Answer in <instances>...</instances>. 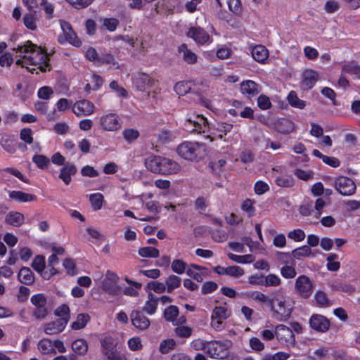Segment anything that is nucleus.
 Segmentation results:
<instances>
[{"instance_id":"f257e3e1","label":"nucleus","mask_w":360,"mask_h":360,"mask_svg":"<svg viewBox=\"0 0 360 360\" xmlns=\"http://www.w3.org/2000/svg\"><path fill=\"white\" fill-rule=\"evenodd\" d=\"M13 50L17 53L19 52L20 53V56L22 53H24L23 59L26 60L27 63L38 65V68L41 72H45L46 68L49 65V58L47 53L30 41H27L23 45H18L13 48Z\"/></svg>"},{"instance_id":"f03ea898","label":"nucleus","mask_w":360,"mask_h":360,"mask_svg":"<svg viewBox=\"0 0 360 360\" xmlns=\"http://www.w3.org/2000/svg\"><path fill=\"white\" fill-rule=\"evenodd\" d=\"M145 166L153 173L164 175L176 174L180 170V166L173 160L157 155H150L146 158Z\"/></svg>"},{"instance_id":"7ed1b4c3","label":"nucleus","mask_w":360,"mask_h":360,"mask_svg":"<svg viewBox=\"0 0 360 360\" xmlns=\"http://www.w3.org/2000/svg\"><path fill=\"white\" fill-rule=\"evenodd\" d=\"M273 318L278 321H285L291 316L294 309V301L289 296L275 295L269 301Z\"/></svg>"},{"instance_id":"20e7f679","label":"nucleus","mask_w":360,"mask_h":360,"mask_svg":"<svg viewBox=\"0 0 360 360\" xmlns=\"http://www.w3.org/2000/svg\"><path fill=\"white\" fill-rule=\"evenodd\" d=\"M202 144L198 142H184L177 148L178 154L188 160H195L200 154Z\"/></svg>"},{"instance_id":"39448f33","label":"nucleus","mask_w":360,"mask_h":360,"mask_svg":"<svg viewBox=\"0 0 360 360\" xmlns=\"http://www.w3.org/2000/svg\"><path fill=\"white\" fill-rule=\"evenodd\" d=\"M231 345V342L226 340L224 342L214 341L209 344L207 347V353L212 358L217 359H223L229 356V347Z\"/></svg>"},{"instance_id":"423d86ee","label":"nucleus","mask_w":360,"mask_h":360,"mask_svg":"<svg viewBox=\"0 0 360 360\" xmlns=\"http://www.w3.org/2000/svg\"><path fill=\"white\" fill-rule=\"evenodd\" d=\"M334 186L336 191L344 196L353 195L356 188V184L352 179L342 176L335 179Z\"/></svg>"},{"instance_id":"0eeeda50","label":"nucleus","mask_w":360,"mask_h":360,"mask_svg":"<svg viewBox=\"0 0 360 360\" xmlns=\"http://www.w3.org/2000/svg\"><path fill=\"white\" fill-rule=\"evenodd\" d=\"M314 285L309 277L302 275L299 276L295 281L296 292L302 298H309L313 292Z\"/></svg>"},{"instance_id":"6e6552de","label":"nucleus","mask_w":360,"mask_h":360,"mask_svg":"<svg viewBox=\"0 0 360 360\" xmlns=\"http://www.w3.org/2000/svg\"><path fill=\"white\" fill-rule=\"evenodd\" d=\"M184 126L190 132L197 131L198 133L205 132L208 128V122L205 117L202 115H196L186 120Z\"/></svg>"},{"instance_id":"1a4fd4ad","label":"nucleus","mask_w":360,"mask_h":360,"mask_svg":"<svg viewBox=\"0 0 360 360\" xmlns=\"http://www.w3.org/2000/svg\"><path fill=\"white\" fill-rule=\"evenodd\" d=\"M275 334L277 340L286 346L295 345V335L292 330L285 325H279L276 327Z\"/></svg>"},{"instance_id":"9d476101","label":"nucleus","mask_w":360,"mask_h":360,"mask_svg":"<svg viewBox=\"0 0 360 360\" xmlns=\"http://www.w3.org/2000/svg\"><path fill=\"white\" fill-rule=\"evenodd\" d=\"M68 322V317L58 318L56 320L44 325V333L47 335L58 334L63 331Z\"/></svg>"},{"instance_id":"9b49d317","label":"nucleus","mask_w":360,"mask_h":360,"mask_svg":"<svg viewBox=\"0 0 360 360\" xmlns=\"http://www.w3.org/2000/svg\"><path fill=\"white\" fill-rule=\"evenodd\" d=\"M309 325L314 330L324 333L326 332L330 328L329 320L320 314H314L309 319Z\"/></svg>"},{"instance_id":"f8f14e48","label":"nucleus","mask_w":360,"mask_h":360,"mask_svg":"<svg viewBox=\"0 0 360 360\" xmlns=\"http://www.w3.org/2000/svg\"><path fill=\"white\" fill-rule=\"evenodd\" d=\"M153 83L151 77L146 73H138L133 79V84L135 88L140 91L148 90Z\"/></svg>"},{"instance_id":"ddd939ff","label":"nucleus","mask_w":360,"mask_h":360,"mask_svg":"<svg viewBox=\"0 0 360 360\" xmlns=\"http://www.w3.org/2000/svg\"><path fill=\"white\" fill-rule=\"evenodd\" d=\"M72 111L77 116L90 115L94 111V105L87 100H81L74 104Z\"/></svg>"},{"instance_id":"4468645a","label":"nucleus","mask_w":360,"mask_h":360,"mask_svg":"<svg viewBox=\"0 0 360 360\" xmlns=\"http://www.w3.org/2000/svg\"><path fill=\"white\" fill-rule=\"evenodd\" d=\"M101 124L108 131L117 130L121 127L120 118L116 114H108L101 118Z\"/></svg>"},{"instance_id":"2eb2a0df","label":"nucleus","mask_w":360,"mask_h":360,"mask_svg":"<svg viewBox=\"0 0 360 360\" xmlns=\"http://www.w3.org/2000/svg\"><path fill=\"white\" fill-rule=\"evenodd\" d=\"M131 321L134 326L139 330H146L150 326L149 319L140 311H133L130 314Z\"/></svg>"},{"instance_id":"dca6fc26","label":"nucleus","mask_w":360,"mask_h":360,"mask_svg":"<svg viewBox=\"0 0 360 360\" xmlns=\"http://www.w3.org/2000/svg\"><path fill=\"white\" fill-rule=\"evenodd\" d=\"M190 90L191 88L188 86V84L184 82H179L174 86V91L179 96H184L186 94L190 93L193 96L192 98L193 101L205 103V100L200 94L195 92L191 93Z\"/></svg>"},{"instance_id":"f3484780","label":"nucleus","mask_w":360,"mask_h":360,"mask_svg":"<svg viewBox=\"0 0 360 360\" xmlns=\"http://www.w3.org/2000/svg\"><path fill=\"white\" fill-rule=\"evenodd\" d=\"M188 37L193 39L197 43L203 44L209 41V34L202 28L191 27L187 33Z\"/></svg>"},{"instance_id":"a211bd4d","label":"nucleus","mask_w":360,"mask_h":360,"mask_svg":"<svg viewBox=\"0 0 360 360\" xmlns=\"http://www.w3.org/2000/svg\"><path fill=\"white\" fill-rule=\"evenodd\" d=\"M117 280L118 276L115 273L108 271L103 283L104 290L110 293L116 292L118 290Z\"/></svg>"},{"instance_id":"6ab92c4d","label":"nucleus","mask_w":360,"mask_h":360,"mask_svg":"<svg viewBox=\"0 0 360 360\" xmlns=\"http://www.w3.org/2000/svg\"><path fill=\"white\" fill-rule=\"evenodd\" d=\"M302 85L304 89H311L319 80V74L313 70H306L302 74Z\"/></svg>"},{"instance_id":"aec40b11","label":"nucleus","mask_w":360,"mask_h":360,"mask_svg":"<svg viewBox=\"0 0 360 360\" xmlns=\"http://www.w3.org/2000/svg\"><path fill=\"white\" fill-rule=\"evenodd\" d=\"M241 92L247 94L249 98L255 96L259 93V86L252 80H246L240 84Z\"/></svg>"},{"instance_id":"412c9836","label":"nucleus","mask_w":360,"mask_h":360,"mask_svg":"<svg viewBox=\"0 0 360 360\" xmlns=\"http://www.w3.org/2000/svg\"><path fill=\"white\" fill-rule=\"evenodd\" d=\"M178 51L181 54L183 60L188 64H195L197 62V56L191 50H190L187 45L182 44L178 48Z\"/></svg>"},{"instance_id":"4be33fe9","label":"nucleus","mask_w":360,"mask_h":360,"mask_svg":"<svg viewBox=\"0 0 360 360\" xmlns=\"http://www.w3.org/2000/svg\"><path fill=\"white\" fill-rule=\"evenodd\" d=\"M25 221V217L20 212L16 211H11L8 212L5 219V221L13 226L19 227Z\"/></svg>"},{"instance_id":"5701e85b","label":"nucleus","mask_w":360,"mask_h":360,"mask_svg":"<svg viewBox=\"0 0 360 360\" xmlns=\"http://www.w3.org/2000/svg\"><path fill=\"white\" fill-rule=\"evenodd\" d=\"M77 171V167L74 165L68 164L61 169L59 178L68 185L71 181V176L75 174Z\"/></svg>"},{"instance_id":"b1692460","label":"nucleus","mask_w":360,"mask_h":360,"mask_svg":"<svg viewBox=\"0 0 360 360\" xmlns=\"http://www.w3.org/2000/svg\"><path fill=\"white\" fill-rule=\"evenodd\" d=\"M252 56L256 61L264 63L269 56V51L265 46L257 45L252 49Z\"/></svg>"},{"instance_id":"393cba45","label":"nucleus","mask_w":360,"mask_h":360,"mask_svg":"<svg viewBox=\"0 0 360 360\" xmlns=\"http://www.w3.org/2000/svg\"><path fill=\"white\" fill-rule=\"evenodd\" d=\"M18 278L20 283L25 285H30L34 281V274L28 267L21 268L18 273Z\"/></svg>"},{"instance_id":"a878e982","label":"nucleus","mask_w":360,"mask_h":360,"mask_svg":"<svg viewBox=\"0 0 360 360\" xmlns=\"http://www.w3.org/2000/svg\"><path fill=\"white\" fill-rule=\"evenodd\" d=\"M9 197L21 202H31L37 200V196L35 195L18 191H11L9 193Z\"/></svg>"},{"instance_id":"bb28decb","label":"nucleus","mask_w":360,"mask_h":360,"mask_svg":"<svg viewBox=\"0 0 360 360\" xmlns=\"http://www.w3.org/2000/svg\"><path fill=\"white\" fill-rule=\"evenodd\" d=\"M72 349L78 355L84 356L88 352V343L84 339H77L72 342Z\"/></svg>"},{"instance_id":"cd10ccee","label":"nucleus","mask_w":360,"mask_h":360,"mask_svg":"<svg viewBox=\"0 0 360 360\" xmlns=\"http://www.w3.org/2000/svg\"><path fill=\"white\" fill-rule=\"evenodd\" d=\"M39 350L44 354H56L53 343L47 338L41 340L38 344Z\"/></svg>"},{"instance_id":"c85d7f7f","label":"nucleus","mask_w":360,"mask_h":360,"mask_svg":"<svg viewBox=\"0 0 360 360\" xmlns=\"http://www.w3.org/2000/svg\"><path fill=\"white\" fill-rule=\"evenodd\" d=\"M58 41L60 43H63L65 41H68L70 44L75 46H79L82 44L81 41L77 38L72 29L65 32L63 37L59 36Z\"/></svg>"},{"instance_id":"c756f323","label":"nucleus","mask_w":360,"mask_h":360,"mask_svg":"<svg viewBox=\"0 0 360 360\" xmlns=\"http://www.w3.org/2000/svg\"><path fill=\"white\" fill-rule=\"evenodd\" d=\"M89 201L91 202L92 209L94 211H98L101 210L103 206V203L104 202V197L100 193L91 194L89 195Z\"/></svg>"},{"instance_id":"7c9ffc66","label":"nucleus","mask_w":360,"mask_h":360,"mask_svg":"<svg viewBox=\"0 0 360 360\" xmlns=\"http://www.w3.org/2000/svg\"><path fill=\"white\" fill-rule=\"evenodd\" d=\"M90 320V316L87 314H79L77 319L74 321L71 327L73 330H79L84 328Z\"/></svg>"},{"instance_id":"2f4dec72","label":"nucleus","mask_w":360,"mask_h":360,"mask_svg":"<svg viewBox=\"0 0 360 360\" xmlns=\"http://www.w3.org/2000/svg\"><path fill=\"white\" fill-rule=\"evenodd\" d=\"M278 131L282 134H289L294 130V123L288 119L281 120L277 124Z\"/></svg>"},{"instance_id":"473e14b6","label":"nucleus","mask_w":360,"mask_h":360,"mask_svg":"<svg viewBox=\"0 0 360 360\" xmlns=\"http://www.w3.org/2000/svg\"><path fill=\"white\" fill-rule=\"evenodd\" d=\"M158 300V299L150 292L148 294V300L143 307V310L149 314H153L157 309Z\"/></svg>"},{"instance_id":"72a5a7b5","label":"nucleus","mask_w":360,"mask_h":360,"mask_svg":"<svg viewBox=\"0 0 360 360\" xmlns=\"http://www.w3.org/2000/svg\"><path fill=\"white\" fill-rule=\"evenodd\" d=\"M181 279L176 275H170L166 280L167 292L171 293L181 285Z\"/></svg>"},{"instance_id":"f704fd0d","label":"nucleus","mask_w":360,"mask_h":360,"mask_svg":"<svg viewBox=\"0 0 360 360\" xmlns=\"http://www.w3.org/2000/svg\"><path fill=\"white\" fill-rule=\"evenodd\" d=\"M311 250L308 245H303L292 251V257L296 259H301L302 257H309L311 254Z\"/></svg>"},{"instance_id":"c9c22d12","label":"nucleus","mask_w":360,"mask_h":360,"mask_svg":"<svg viewBox=\"0 0 360 360\" xmlns=\"http://www.w3.org/2000/svg\"><path fill=\"white\" fill-rule=\"evenodd\" d=\"M228 257L232 261L240 264L252 263L255 259V257L250 254L240 256L233 253H229Z\"/></svg>"},{"instance_id":"e433bc0d","label":"nucleus","mask_w":360,"mask_h":360,"mask_svg":"<svg viewBox=\"0 0 360 360\" xmlns=\"http://www.w3.org/2000/svg\"><path fill=\"white\" fill-rule=\"evenodd\" d=\"M139 255L143 257L157 258L159 257V250L153 247H143L139 250Z\"/></svg>"},{"instance_id":"4c0bfd02","label":"nucleus","mask_w":360,"mask_h":360,"mask_svg":"<svg viewBox=\"0 0 360 360\" xmlns=\"http://www.w3.org/2000/svg\"><path fill=\"white\" fill-rule=\"evenodd\" d=\"M30 12L27 14H26L23 18V22L25 26L31 30H35L37 29V25L35 23L36 21V11H30Z\"/></svg>"},{"instance_id":"58836bf2","label":"nucleus","mask_w":360,"mask_h":360,"mask_svg":"<svg viewBox=\"0 0 360 360\" xmlns=\"http://www.w3.org/2000/svg\"><path fill=\"white\" fill-rule=\"evenodd\" d=\"M176 343L173 339H166L162 340L159 347V351L163 354L169 353L171 350L176 348Z\"/></svg>"},{"instance_id":"ea45409f","label":"nucleus","mask_w":360,"mask_h":360,"mask_svg":"<svg viewBox=\"0 0 360 360\" xmlns=\"http://www.w3.org/2000/svg\"><path fill=\"white\" fill-rule=\"evenodd\" d=\"M288 101L292 106L298 108L300 109L304 108L306 105L305 102L302 100H300L297 97V94L293 91H290L288 94Z\"/></svg>"},{"instance_id":"a19ab883","label":"nucleus","mask_w":360,"mask_h":360,"mask_svg":"<svg viewBox=\"0 0 360 360\" xmlns=\"http://www.w3.org/2000/svg\"><path fill=\"white\" fill-rule=\"evenodd\" d=\"M178 314L179 309L177 307L174 305L168 307L164 311V317L168 321L174 322Z\"/></svg>"},{"instance_id":"79ce46f5","label":"nucleus","mask_w":360,"mask_h":360,"mask_svg":"<svg viewBox=\"0 0 360 360\" xmlns=\"http://www.w3.org/2000/svg\"><path fill=\"white\" fill-rule=\"evenodd\" d=\"M32 161L40 169H45L48 167L50 160L44 155H34L32 158Z\"/></svg>"},{"instance_id":"37998d69","label":"nucleus","mask_w":360,"mask_h":360,"mask_svg":"<svg viewBox=\"0 0 360 360\" xmlns=\"http://www.w3.org/2000/svg\"><path fill=\"white\" fill-rule=\"evenodd\" d=\"M32 268L37 272L41 273L45 268V258L42 255H37L34 259L32 264Z\"/></svg>"},{"instance_id":"c03bdc74","label":"nucleus","mask_w":360,"mask_h":360,"mask_svg":"<svg viewBox=\"0 0 360 360\" xmlns=\"http://www.w3.org/2000/svg\"><path fill=\"white\" fill-rule=\"evenodd\" d=\"M98 61L101 64H110L115 66L116 68H120L118 63L115 60L114 56L110 53H105L99 57L98 58Z\"/></svg>"},{"instance_id":"a18cd8bd","label":"nucleus","mask_w":360,"mask_h":360,"mask_svg":"<svg viewBox=\"0 0 360 360\" xmlns=\"http://www.w3.org/2000/svg\"><path fill=\"white\" fill-rule=\"evenodd\" d=\"M192 328L186 326H178L174 329V333L176 336L183 338H188L192 334Z\"/></svg>"},{"instance_id":"49530a36","label":"nucleus","mask_w":360,"mask_h":360,"mask_svg":"<svg viewBox=\"0 0 360 360\" xmlns=\"http://www.w3.org/2000/svg\"><path fill=\"white\" fill-rule=\"evenodd\" d=\"M172 271L178 274H182L186 269V264L181 259H174L172 263Z\"/></svg>"},{"instance_id":"de8ad7c7","label":"nucleus","mask_w":360,"mask_h":360,"mask_svg":"<svg viewBox=\"0 0 360 360\" xmlns=\"http://www.w3.org/2000/svg\"><path fill=\"white\" fill-rule=\"evenodd\" d=\"M342 71L345 74H350L354 76L355 78H360V67L354 65H345L342 68Z\"/></svg>"},{"instance_id":"09e8293b","label":"nucleus","mask_w":360,"mask_h":360,"mask_svg":"<svg viewBox=\"0 0 360 360\" xmlns=\"http://www.w3.org/2000/svg\"><path fill=\"white\" fill-rule=\"evenodd\" d=\"M330 352V348L328 347H321L318 349H316L314 352V354L315 357L313 359V360H323L325 359L328 355Z\"/></svg>"},{"instance_id":"8fccbe9b","label":"nucleus","mask_w":360,"mask_h":360,"mask_svg":"<svg viewBox=\"0 0 360 360\" xmlns=\"http://www.w3.org/2000/svg\"><path fill=\"white\" fill-rule=\"evenodd\" d=\"M31 302L35 307H44L46 304V298L43 294H37L31 297Z\"/></svg>"},{"instance_id":"3c124183","label":"nucleus","mask_w":360,"mask_h":360,"mask_svg":"<svg viewBox=\"0 0 360 360\" xmlns=\"http://www.w3.org/2000/svg\"><path fill=\"white\" fill-rule=\"evenodd\" d=\"M290 357V354L284 352H278L274 355L267 354L266 355L262 360H288Z\"/></svg>"},{"instance_id":"603ef678","label":"nucleus","mask_w":360,"mask_h":360,"mask_svg":"<svg viewBox=\"0 0 360 360\" xmlns=\"http://www.w3.org/2000/svg\"><path fill=\"white\" fill-rule=\"evenodd\" d=\"M276 184L281 187H291L294 185V179L290 176L278 177Z\"/></svg>"},{"instance_id":"864d4df0","label":"nucleus","mask_w":360,"mask_h":360,"mask_svg":"<svg viewBox=\"0 0 360 360\" xmlns=\"http://www.w3.org/2000/svg\"><path fill=\"white\" fill-rule=\"evenodd\" d=\"M212 317L219 319H226L229 317V314L227 313V309L223 307H216L212 311Z\"/></svg>"},{"instance_id":"5fc2aeb1","label":"nucleus","mask_w":360,"mask_h":360,"mask_svg":"<svg viewBox=\"0 0 360 360\" xmlns=\"http://www.w3.org/2000/svg\"><path fill=\"white\" fill-rule=\"evenodd\" d=\"M20 138L26 143L30 144L33 142L32 131L30 128H24L20 131Z\"/></svg>"},{"instance_id":"6e6d98bb","label":"nucleus","mask_w":360,"mask_h":360,"mask_svg":"<svg viewBox=\"0 0 360 360\" xmlns=\"http://www.w3.org/2000/svg\"><path fill=\"white\" fill-rule=\"evenodd\" d=\"M122 134L128 142H132L139 136V132L134 129H125L123 131Z\"/></svg>"},{"instance_id":"4d7b16f0","label":"nucleus","mask_w":360,"mask_h":360,"mask_svg":"<svg viewBox=\"0 0 360 360\" xmlns=\"http://www.w3.org/2000/svg\"><path fill=\"white\" fill-rule=\"evenodd\" d=\"M229 8L233 13L239 15L242 12L240 0H228Z\"/></svg>"},{"instance_id":"13d9d810","label":"nucleus","mask_w":360,"mask_h":360,"mask_svg":"<svg viewBox=\"0 0 360 360\" xmlns=\"http://www.w3.org/2000/svg\"><path fill=\"white\" fill-rule=\"evenodd\" d=\"M288 237L295 241L300 242L305 238V233L301 229H295L288 233Z\"/></svg>"},{"instance_id":"bf43d9fd","label":"nucleus","mask_w":360,"mask_h":360,"mask_svg":"<svg viewBox=\"0 0 360 360\" xmlns=\"http://www.w3.org/2000/svg\"><path fill=\"white\" fill-rule=\"evenodd\" d=\"M315 300L317 304L321 307H326L328 305V299L326 292L319 291L315 295Z\"/></svg>"},{"instance_id":"052dcab7","label":"nucleus","mask_w":360,"mask_h":360,"mask_svg":"<svg viewBox=\"0 0 360 360\" xmlns=\"http://www.w3.org/2000/svg\"><path fill=\"white\" fill-rule=\"evenodd\" d=\"M227 275L238 278L244 275V270L238 266H231L227 267Z\"/></svg>"},{"instance_id":"680f3d73","label":"nucleus","mask_w":360,"mask_h":360,"mask_svg":"<svg viewBox=\"0 0 360 360\" xmlns=\"http://www.w3.org/2000/svg\"><path fill=\"white\" fill-rule=\"evenodd\" d=\"M81 174L84 176H89V177H96L99 175V172L96 170L93 167L91 166H84L81 169Z\"/></svg>"},{"instance_id":"e2e57ef3","label":"nucleus","mask_w":360,"mask_h":360,"mask_svg":"<svg viewBox=\"0 0 360 360\" xmlns=\"http://www.w3.org/2000/svg\"><path fill=\"white\" fill-rule=\"evenodd\" d=\"M63 264L69 275L74 276L76 274L75 263L72 259H65Z\"/></svg>"},{"instance_id":"0e129e2a","label":"nucleus","mask_w":360,"mask_h":360,"mask_svg":"<svg viewBox=\"0 0 360 360\" xmlns=\"http://www.w3.org/2000/svg\"><path fill=\"white\" fill-rule=\"evenodd\" d=\"M241 208L243 210L248 213V217H251L255 213V207H253V202L250 199H246L242 204Z\"/></svg>"},{"instance_id":"69168bd1","label":"nucleus","mask_w":360,"mask_h":360,"mask_svg":"<svg viewBox=\"0 0 360 360\" xmlns=\"http://www.w3.org/2000/svg\"><path fill=\"white\" fill-rule=\"evenodd\" d=\"M119 25V20L116 18H105L103 25L110 32L115 31Z\"/></svg>"},{"instance_id":"338daca9","label":"nucleus","mask_w":360,"mask_h":360,"mask_svg":"<svg viewBox=\"0 0 360 360\" xmlns=\"http://www.w3.org/2000/svg\"><path fill=\"white\" fill-rule=\"evenodd\" d=\"M258 106L262 110H267L271 106L269 98L264 95H261L257 99Z\"/></svg>"},{"instance_id":"774afa93","label":"nucleus","mask_w":360,"mask_h":360,"mask_svg":"<svg viewBox=\"0 0 360 360\" xmlns=\"http://www.w3.org/2000/svg\"><path fill=\"white\" fill-rule=\"evenodd\" d=\"M281 273L286 278H292L296 276L295 269L291 266H284L281 268Z\"/></svg>"}]
</instances>
